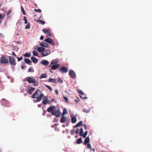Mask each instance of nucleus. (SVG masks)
Here are the masks:
<instances>
[{
  "mask_svg": "<svg viewBox=\"0 0 152 152\" xmlns=\"http://www.w3.org/2000/svg\"><path fill=\"white\" fill-rule=\"evenodd\" d=\"M12 54L15 56H16V54H15V53L14 52H13L12 53Z\"/></svg>",
  "mask_w": 152,
  "mask_h": 152,
  "instance_id": "nucleus-59",
  "label": "nucleus"
},
{
  "mask_svg": "<svg viewBox=\"0 0 152 152\" xmlns=\"http://www.w3.org/2000/svg\"><path fill=\"white\" fill-rule=\"evenodd\" d=\"M31 56V53H26L24 55V56L26 57H30Z\"/></svg>",
  "mask_w": 152,
  "mask_h": 152,
  "instance_id": "nucleus-39",
  "label": "nucleus"
},
{
  "mask_svg": "<svg viewBox=\"0 0 152 152\" xmlns=\"http://www.w3.org/2000/svg\"><path fill=\"white\" fill-rule=\"evenodd\" d=\"M82 98L83 99H87V97L86 96H84V97H82Z\"/></svg>",
  "mask_w": 152,
  "mask_h": 152,
  "instance_id": "nucleus-58",
  "label": "nucleus"
},
{
  "mask_svg": "<svg viewBox=\"0 0 152 152\" xmlns=\"http://www.w3.org/2000/svg\"><path fill=\"white\" fill-rule=\"evenodd\" d=\"M34 11L36 12H39L40 13L41 12V10L40 9H35L34 10Z\"/></svg>",
  "mask_w": 152,
  "mask_h": 152,
  "instance_id": "nucleus-42",
  "label": "nucleus"
},
{
  "mask_svg": "<svg viewBox=\"0 0 152 152\" xmlns=\"http://www.w3.org/2000/svg\"><path fill=\"white\" fill-rule=\"evenodd\" d=\"M39 47L37 45H36L34 47V49L38 50Z\"/></svg>",
  "mask_w": 152,
  "mask_h": 152,
  "instance_id": "nucleus-50",
  "label": "nucleus"
},
{
  "mask_svg": "<svg viewBox=\"0 0 152 152\" xmlns=\"http://www.w3.org/2000/svg\"><path fill=\"white\" fill-rule=\"evenodd\" d=\"M34 21L42 25H44L45 23V22L44 21H42L41 20L34 19Z\"/></svg>",
  "mask_w": 152,
  "mask_h": 152,
  "instance_id": "nucleus-20",
  "label": "nucleus"
},
{
  "mask_svg": "<svg viewBox=\"0 0 152 152\" xmlns=\"http://www.w3.org/2000/svg\"><path fill=\"white\" fill-rule=\"evenodd\" d=\"M0 62L1 64H7L9 63V61L7 57L4 56L1 57Z\"/></svg>",
  "mask_w": 152,
  "mask_h": 152,
  "instance_id": "nucleus-2",
  "label": "nucleus"
},
{
  "mask_svg": "<svg viewBox=\"0 0 152 152\" xmlns=\"http://www.w3.org/2000/svg\"><path fill=\"white\" fill-rule=\"evenodd\" d=\"M63 98L67 102H68V99L65 96H64Z\"/></svg>",
  "mask_w": 152,
  "mask_h": 152,
  "instance_id": "nucleus-49",
  "label": "nucleus"
},
{
  "mask_svg": "<svg viewBox=\"0 0 152 152\" xmlns=\"http://www.w3.org/2000/svg\"><path fill=\"white\" fill-rule=\"evenodd\" d=\"M1 102L2 104L4 105L6 104L7 103V101L5 99H2Z\"/></svg>",
  "mask_w": 152,
  "mask_h": 152,
  "instance_id": "nucleus-29",
  "label": "nucleus"
},
{
  "mask_svg": "<svg viewBox=\"0 0 152 152\" xmlns=\"http://www.w3.org/2000/svg\"><path fill=\"white\" fill-rule=\"evenodd\" d=\"M30 28V24L28 22L27 24L25 26V28L26 29H29Z\"/></svg>",
  "mask_w": 152,
  "mask_h": 152,
  "instance_id": "nucleus-40",
  "label": "nucleus"
},
{
  "mask_svg": "<svg viewBox=\"0 0 152 152\" xmlns=\"http://www.w3.org/2000/svg\"><path fill=\"white\" fill-rule=\"evenodd\" d=\"M80 97L82 98V97H84L83 96H82L80 95Z\"/></svg>",
  "mask_w": 152,
  "mask_h": 152,
  "instance_id": "nucleus-61",
  "label": "nucleus"
},
{
  "mask_svg": "<svg viewBox=\"0 0 152 152\" xmlns=\"http://www.w3.org/2000/svg\"><path fill=\"white\" fill-rule=\"evenodd\" d=\"M57 80H58V81L61 83H62L63 82V81L61 79L60 77H58L57 78Z\"/></svg>",
  "mask_w": 152,
  "mask_h": 152,
  "instance_id": "nucleus-46",
  "label": "nucleus"
},
{
  "mask_svg": "<svg viewBox=\"0 0 152 152\" xmlns=\"http://www.w3.org/2000/svg\"><path fill=\"white\" fill-rule=\"evenodd\" d=\"M35 89V88L30 87L28 89L26 90V92L28 94L31 95L33 93V91Z\"/></svg>",
  "mask_w": 152,
  "mask_h": 152,
  "instance_id": "nucleus-11",
  "label": "nucleus"
},
{
  "mask_svg": "<svg viewBox=\"0 0 152 152\" xmlns=\"http://www.w3.org/2000/svg\"><path fill=\"white\" fill-rule=\"evenodd\" d=\"M40 45L45 47H48V45L45 42H43L42 43H41L40 44Z\"/></svg>",
  "mask_w": 152,
  "mask_h": 152,
  "instance_id": "nucleus-24",
  "label": "nucleus"
},
{
  "mask_svg": "<svg viewBox=\"0 0 152 152\" xmlns=\"http://www.w3.org/2000/svg\"><path fill=\"white\" fill-rule=\"evenodd\" d=\"M55 93L56 94L58 95V91L57 90H56L55 91Z\"/></svg>",
  "mask_w": 152,
  "mask_h": 152,
  "instance_id": "nucleus-52",
  "label": "nucleus"
},
{
  "mask_svg": "<svg viewBox=\"0 0 152 152\" xmlns=\"http://www.w3.org/2000/svg\"><path fill=\"white\" fill-rule=\"evenodd\" d=\"M5 14H0V19H3L5 18Z\"/></svg>",
  "mask_w": 152,
  "mask_h": 152,
  "instance_id": "nucleus-36",
  "label": "nucleus"
},
{
  "mask_svg": "<svg viewBox=\"0 0 152 152\" xmlns=\"http://www.w3.org/2000/svg\"><path fill=\"white\" fill-rule=\"evenodd\" d=\"M17 35H18V33H17Z\"/></svg>",
  "mask_w": 152,
  "mask_h": 152,
  "instance_id": "nucleus-63",
  "label": "nucleus"
},
{
  "mask_svg": "<svg viewBox=\"0 0 152 152\" xmlns=\"http://www.w3.org/2000/svg\"><path fill=\"white\" fill-rule=\"evenodd\" d=\"M75 132L74 130H71V134L72 135H73L74 134Z\"/></svg>",
  "mask_w": 152,
  "mask_h": 152,
  "instance_id": "nucleus-51",
  "label": "nucleus"
},
{
  "mask_svg": "<svg viewBox=\"0 0 152 152\" xmlns=\"http://www.w3.org/2000/svg\"><path fill=\"white\" fill-rule=\"evenodd\" d=\"M44 41L53 45H55V42L50 38H47L44 40Z\"/></svg>",
  "mask_w": 152,
  "mask_h": 152,
  "instance_id": "nucleus-5",
  "label": "nucleus"
},
{
  "mask_svg": "<svg viewBox=\"0 0 152 152\" xmlns=\"http://www.w3.org/2000/svg\"><path fill=\"white\" fill-rule=\"evenodd\" d=\"M75 137L76 138H77V135L75 136Z\"/></svg>",
  "mask_w": 152,
  "mask_h": 152,
  "instance_id": "nucleus-62",
  "label": "nucleus"
},
{
  "mask_svg": "<svg viewBox=\"0 0 152 152\" xmlns=\"http://www.w3.org/2000/svg\"><path fill=\"white\" fill-rule=\"evenodd\" d=\"M25 64L23 62H22L21 63V67L22 69H23L24 67Z\"/></svg>",
  "mask_w": 152,
  "mask_h": 152,
  "instance_id": "nucleus-47",
  "label": "nucleus"
},
{
  "mask_svg": "<svg viewBox=\"0 0 152 152\" xmlns=\"http://www.w3.org/2000/svg\"><path fill=\"white\" fill-rule=\"evenodd\" d=\"M41 62L42 64L44 65H47L49 64V63L47 61L45 60H42Z\"/></svg>",
  "mask_w": 152,
  "mask_h": 152,
  "instance_id": "nucleus-15",
  "label": "nucleus"
},
{
  "mask_svg": "<svg viewBox=\"0 0 152 152\" xmlns=\"http://www.w3.org/2000/svg\"><path fill=\"white\" fill-rule=\"evenodd\" d=\"M83 129L82 128H81V129H80V136H83Z\"/></svg>",
  "mask_w": 152,
  "mask_h": 152,
  "instance_id": "nucleus-34",
  "label": "nucleus"
},
{
  "mask_svg": "<svg viewBox=\"0 0 152 152\" xmlns=\"http://www.w3.org/2000/svg\"><path fill=\"white\" fill-rule=\"evenodd\" d=\"M23 58L22 56H21L20 58H17L18 61H20L23 59Z\"/></svg>",
  "mask_w": 152,
  "mask_h": 152,
  "instance_id": "nucleus-48",
  "label": "nucleus"
},
{
  "mask_svg": "<svg viewBox=\"0 0 152 152\" xmlns=\"http://www.w3.org/2000/svg\"><path fill=\"white\" fill-rule=\"evenodd\" d=\"M16 43L18 44H21V42L20 41H16Z\"/></svg>",
  "mask_w": 152,
  "mask_h": 152,
  "instance_id": "nucleus-54",
  "label": "nucleus"
},
{
  "mask_svg": "<svg viewBox=\"0 0 152 152\" xmlns=\"http://www.w3.org/2000/svg\"><path fill=\"white\" fill-rule=\"evenodd\" d=\"M9 61L10 64L12 65L15 66L16 64L15 58L14 57L9 56Z\"/></svg>",
  "mask_w": 152,
  "mask_h": 152,
  "instance_id": "nucleus-4",
  "label": "nucleus"
},
{
  "mask_svg": "<svg viewBox=\"0 0 152 152\" xmlns=\"http://www.w3.org/2000/svg\"><path fill=\"white\" fill-rule=\"evenodd\" d=\"M28 72H33L34 71V70L32 67H30L28 69Z\"/></svg>",
  "mask_w": 152,
  "mask_h": 152,
  "instance_id": "nucleus-35",
  "label": "nucleus"
},
{
  "mask_svg": "<svg viewBox=\"0 0 152 152\" xmlns=\"http://www.w3.org/2000/svg\"><path fill=\"white\" fill-rule=\"evenodd\" d=\"M55 109H56V107L53 105H51L47 109V111L48 112H53Z\"/></svg>",
  "mask_w": 152,
  "mask_h": 152,
  "instance_id": "nucleus-8",
  "label": "nucleus"
},
{
  "mask_svg": "<svg viewBox=\"0 0 152 152\" xmlns=\"http://www.w3.org/2000/svg\"><path fill=\"white\" fill-rule=\"evenodd\" d=\"M69 74L70 76L72 78H75L76 77L75 72L72 70H70L69 72Z\"/></svg>",
  "mask_w": 152,
  "mask_h": 152,
  "instance_id": "nucleus-9",
  "label": "nucleus"
},
{
  "mask_svg": "<svg viewBox=\"0 0 152 152\" xmlns=\"http://www.w3.org/2000/svg\"><path fill=\"white\" fill-rule=\"evenodd\" d=\"M21 10L23 12V14L24 15H26V13L25 12V11L23 7L22 6H21Z\"/></svg>",
  "mask_w": 152,
  "mask_h": 152,
  "instance_id": "nucleus-38",
  "label": "nucleus"
},
{
  "mask_svg": "<svg viewBox=\"0 0 152 152\" xmlns=\"http://www.w3.org/2000/svg\"><path fill=\"white\" fill-rule=\"evenodd\" d=\"M82 138H80L77 140V144H80L82 143Z\"/></svg>",
  "mask_w": 152,
  "mask_h": 152,
  "instance_id": "nucleus-31",
  "label": "nucleus"
},
{
  "mask_svg": "<svg viewBox=\"0 0 152 152\" xmlns=\"http://www.w3.org/2000/svg\"><path fill=\"white\" fill-rule=\"evenodd\" d=\"M91 110L90 109H83V111L85 113H88Z\"/></svg>",
  "mask_w": 152,
  "mask_h": 152,
  "instance_id": "nucleus-32",
  "label": "nucleus"
},
{
  "mask_svg": "<svg viewBox=\"0 0 152 152\" xmlns=\"http://www.w3.org/2000/svg\"><path fill=\"white\" fill-rule=\"evenodd\" d=\"M78 92L82 95H84V93L81 90H79L78 91Z\"/></svg>",
  "mask_w": 152,
  "mask_h": 152,
  "instance_id": "nucleus-45",
  "label": "nucleus"
},
{
  "mask_svg": "<svg viewBox=\"0 0 152 152\" xmlns=\"http://www.w3.org/2000/svg\"><path fill=\"white\" fill-rule=\"evenodd\" d=\"M47 76V74L46 73H44L42 74L39 77L40 79H42L43 78H45Z\"/></svg>",
  "mask_w": 152,
  "mask_h": 152,
  "instance_id": "nucleus-26",
  "label": "nucleus"
},
{
  "mask_svg": "<svg viewBox=\"0 0 152 152\" xmlns=\"http://www.w3.org/2000/svg\"><path fill=\"white\" fill-rule=\"evenodd\" d=\"M87 133H88V132L87 131H86L83 134V138H86V135H87Z\"/></svg>",
  "mask_w": 152,
  "mask_h": 152,
  "instance_id": "nucleus-43",
  "label": "nucleus"
},
{
  "mask_svg": "<svg viewBox=\"0 0 152 152\" xmlns=\"http://www.w3.org/2000/svg\"><path fill=\"white\" fill-rule=\"evenodd\" d=\"M83 126L84 127V128L85 129H86L87 127V126L86 125L84 124V125H83Z\"/></svg>",
  "mask_w": 152,
  "mask_h": 152,
  "instance_id": "nucleus-57",
  "label": "nucleus"
},
{
  "mask_svg": "<svg viewBox=\"0 0 152 152\" xmlns=\"http://www.w3.org/2000/svg\"><path fill=\"white\" fill-rule=\"evenodd\" d=\"M25 62L28 64H30V63L31 62V61L28 58H26L24 59Z\"/></svg>",
  "mask_w": 152,
  "mask_h": 152,
  "instance_id": "nucleus-21",
  "label": "nucleus"
},
{
  "mask_svg": "<svg viewBox=\"0 0 152 152\" xmlns=\"http://www.w3.org/2000/svg\"><path fill=\"white\" fill-rule=\"evenodd\" d=\"M60 66L59 64H57L56 65H53L51 66V69L52 70H56L58 69Z\"/></svg>",
  "mask_w": 152,
  "mask_h": 152,
  "instance_id": "nucleus-14",
  "label": "nucleus"
},
{
  "mask_svg": "<svg viewBox=\"0 0 152 152\" xmlns=\"http://www.w3.org/2000/svg\"><path fill=\"white\" fill-rule=\"evenodd\" d=\"M83 121H80L78 123L76 124V125L75 126V127H76L77 126H80L82 125L83 124Z\"/></svg>",
  "mask_w": 152,
  "mask_h": 152,
  "instance_id": "nucleus-27",
  "label": "nucleus"
},
{
  "mask_svg": "<svg viewBox=\"0 0 152 152\" xmlns=\"http://www.w3.org/2000/svg\"><path fill=\"white\" fill-rule=\"evenodd\" d=\"M33 62L34 63H37L38 62V59L34 57H32L31 58Z\"/></svg>",
  "mask_w": 152,
  "mask_h": 152,
  "instance_id": "nucleus-19",
  "label": "nucleus"
},
{
  "mask_svg": "<svg viewBox=\"0 0 152 152\" xmlns=\"http://www.w3.org/2000/svg\"><path fill=\"white\" fill-rule=\"evenodd\" d=\"M58 62V59H54L51 62L50 66L52 64H57Z\"/></svg>",
  "mask_w": 152,
  "mask_h": 152,
  "instance_id": "nucleus-18",
  "label": "nucleus"
},
{
  "mask_svg": "<svg viewBox=\"0 0 152 152\" xmlns=\"http://www.w3.org/2000/svg\"><path fill=\"white\" fill-rule=\"evenodd\" d=\"M90 141V139L89 137H87L85 139L83 144L84 145H86Z\"/></svg>",
  "mask_w": 152,
  "mask_h": 152,
  "instance_id": "nucleus-16",
  "label": "nucleus"
},
{
  "mask_svg": "<svg viewBox=\"0 0 152 152\" xmlns=\"http://www.w3.org/2000/svg\"><path fill=\"white\" fill-rule=\"evenodd\" d=\"M44 96L43 94L42 93L40 94L39 96L37 97L36 102H38L41 101L42 98Z\"/></svg>",
  "mask_w": 152,
  "mask_h": 152,
  "instance_id": "nucleus-12",
  "label": "nucleus"
},
{
  "mask_svg": "<svg viewBox=\"0 0 152 152\" xmlns=\"http://www.w3.org/2000/svg\"><path fill=\"white\" fill-rule=\"evenodd\" d=\"M50 53V50L49 49H48L46 50H45L43 53L41 54L43 57L49 55Z\"/></svg>",
  "mask_w": 152,
  "mask_h": 152,
  "instance_id": "nucleus-10",
  "label": "nucleus"
},
{
  "mask_svg": "<svg viewBox=\"0 0 152 152\" xmlns=\"http://www.w3.org/2000/svg\"><path fill=\"white\" fill-rule=\"evenodd\" d=\"M48 81L49 82H51V83H55L56 82V79H52L51 78H49L48 79Z\"/></svg>",
  "mask_w": 152,
  "mask_h": 152,
  "instance_id": "nucleus-25",
  "label": "nucleus"
},
{
  "mask_svg": "<svg viewBox=\"0 0 152 152\" xmlns=\"http://www.w3.org/2000/svg\"><path fill=\"white\" fill-rule=\"evenodd\" d=\"M51 114L53 115H54L56 117H58L60 116L61 113L59 109H58L57 110L55 109L53 112L51 113Z\"/></svg>",
  "mask_w": 152,
  "mask_h": 152,
  "instance_id": "nucleus-3",
  "label": "nucleus"
},
{
  "mask_svg": "<svg viewBox=\"0 0 152 152\" xmlns=\"http://www.w3.org/2000/svg\"><path fill=\"white\" fill-rule=\"evenodd\" d=\"M59 71L62 73H66L68 71V68L63 66L60 69Z\"/></svg>",
  "mask_w": 152,
  "mask_h": 152,
  "instance_id": "nucleus-7",
  "label": "nucleus"
},
{
  "mask_svg": "<svg viewBox=\"0 0 152 152\" xmlns=\"http://www.w3.org/2000/svg\"><path fill=\"white\" fill-rule=\"evenodd\" d=\"M87 148L88 149L89 148L91 150L93 151H95V148H94L92 149L91 147V145L89 143L87 145Z\"/></svg>",
  "mask_w": 152,
  "mask_h": 152,
  "instance_id": "nucleus-28",
  "label": "nucleus"
},
{
  "mask_svg": "<svg viewBox=\"0 0 152 152\" xmlns=\"http://www.w3.org/2000/svg\"><path fill=\"white\" fill-rule=\"evenodd\" d=\"M42 31L45 33L46 34H47L49 36H51V34L50 32V30H49L48 29H42Z\"/></svg>",
  "mask_w": 152,
  "mask_h": 152,
  "instance_id": "nucleus-13",
  "label": "nucleus"
},
{
  "mask_svg": "<svg viewBox=\"0 0 152 152\" xmlns=\"http://www.w3.org/2000/svg\"><path fill=\"white\" fill-rule=\"evenodd\" d=\"M79 132V130L78 129H77L75 131V133L76 134H77Z\"/></svg>",
  "mask_w": 152,
  "mask_h": 152,
  "instance_id": "nucleus-55",
  "label": "nucleus"
},
{
  "mask_svg": "<svg viewBox=\"0 0 152 152\" xmlns=\"http://www.w3.org/2000/svg\"><path fill=\"white\" fill-rule=\"evenodd\" d=\"M67 114V110L66 108H64L63 111L62 115H64L65 114Z\"/></svg>",
  "mask_w": 152,
  "mask_h": 152,
  "instance_id": "nucleus-37",
  "label": "nucleus"
},
{
  "mask_svg": "<svg viewBox=\"0 0 152 152\" xmlns=\"http://www.w3.org/2000/svg\"><path fill=\"white\" fill-rule=\"evenodd\" d=\"M49 101L48 99H44L42 102V103L44 104H45L47 103H49Z\"/></svg>",
  "mask_w": 152,
  "mask_h": 152,
  "instance_id": "nucleus-30",
  "label": "nucleus"
},
{
  "mask_svg": "<svg viewBox=\"0 0 152 152\" xmlns=\"http://www.w3.org/2000/svg\"><path fill=\"white\" fill-rule=\"evenodd\" d=\"M50 72H51V73H52V71H50Z\"/></svg>",
  "mask_w": 152,
  "mask_h": 152,
  "instance_id": "nucleus-64",
  "label": "nucleus"
},
{
  "mask_svg": "<svg viewBox=\"0 0 152 152\" xmlns=\"http://www.w3.org/2000/svg\"><path fill=\"white\" fill-rule=\"evenodd\" d=\"M71 121L72 123H75L76 122L77 118L75 116H74L72 117Z\"/></svg>",
  "mask_w": 152,
  "mask_h": 152,
  "instance_id": "nucleus-22",
  "label": "nucleus"
},
{
  "mask_svg": "<svg viewBox=\"0 0 152 152\" xmlns=\"http://www.w3.org/2000/svg\"><path fill=\"white\" fill-rule=\"evenodd\" d=\"M66 117L64 116L63 115V116L61 118L60 120V122L61 123H63L64 122V121L66 120Z\"/></svg>",
  "mask_w": 152,
  "mask_h": 152,
  "instance_id": "nucleus-23",
  "label": "nucleus"
},
{
  "mask_svg": "<svg viewBox=\"0 0 152 152\" xmlns=\"http://www.w3.org/2000/svg\"><path fill=\"white\" fill-rule=\"evenodd\" d=\"M45 48L42 47H39L38 48V51L39 52L42 53H43L45 51Z\"/></svg>",
  "mask_w": 152,
  "mask_h": 152,
  "instance_id": "nucleus-17",
  "label": "nucleus"
},
{
  "mask_svg": "<svg viewBox=\"0 0 152 152\" xmlns=\"http://www.w3.org/2000/svg\"><path fill=\"white\" fill-rule=\"evenodd\" d=\"M11 12V10H10L9 11L7 12V15H9L10 14Z\"/></svg>",
  "mask_w": 152,
  "mask_h": 152,
  "instance_id": "nucleus-53",
  "label": "nucleus"
},
{
  "mask_svg": "<svg viewBox=\"0 0 152 152\" xmlns=\"http://www.w3.org/2000/svg\"><path fill=\"white\" fill-rule=\"evenodd\" d=\"M44 38V36L42 35H41L40 37V39L41 40H43Z\"/></svg>",
  "mask_w": 152,
  "mask_h": 152,
  "instance_id": "nucleus-56",
  "label": "nucleus"
},
{
  "mask_svg": "<svg viewBox=\"0 0 152 152\" xmlns=\"http://www.w3.org/2000/svg\"><path fill=\"white\" fill-rule=\"evenodd\" d=\"M25 79L29 83H33V85L34 86H36L38 85V82L34 78L28 77H26Z\"/></svg>",
  "mask_w": 152,
  "mask_h": 152,
  "instance_id": "nucleus-1",
  "label": "nucleus"
},
{
  "mask_svg": "<svg viewBox=\"0 0 152 152\" xmlns=\"http://www.w3.org/2000/svg\"><path fill=\"white\" fill-rule=\"evenodd\" d=\"M45 85L47 88L49 89L51 91H52V89L49 86L46 85Z\"/></svg>",
  "mask_w": 152,
  "mask_h": 152,
  "instance_id": "nucleus-41",
  "label": "nucleus"
},
{
  "mask_svg": "<svg viewBox=\"0 0 152 152\" xmlns=\"http://www.w3.org/2000/svg\"><path fill=\"white\" fill-rule=\"evenodd\" d=\"M32 53L34 56H37L38 55V52L36 50H34L32 52Z\"/></svg>",
  "mask_w": 152,
  "mask_h": 152,
  "instance_id": "nucleus-33",
  "label": "nucleus"
},
{
  "mask_svg": "<svg viewBox=\"0 0 152 152\" xmlns=\"http://www.w3.org/2000/svg\"><path fill=\"white\" fill-rule=\"evenodd\" d=\"M2 23V21L0 20V25Z\"/></svg>",
  "mask_w": 152,
  "mask_h": 152,
  "instance_id": "nucleus-60",
  "label": "nucleus"
},
{
  "mask_svg": "<svg viewBox=\"0 0 152 152\" xmlns=\"http://www.w3.org/2000/svg\"><path fill=\"white\" fill-rule=\"evenodd\" d=\"M41 92L40 89L36 90V92L31 97L33 99L36 98L39 95V93Z\"/></svg>",
  "mask_w": 152,
  "mask_h": 152,
  "instance_id": "nucleus-6",
  "label": "nucleus"
},
{
  "mask_svg": "<svg viewBox=\"0 0 152 152\" xmlns=\"http://www.w3.org/2000/svg\"><path fill=\"white\" fill-rule=\"evenodd\" d=\"M23 20L25 21L24 23L25 24H26L27 23V21L26 19V16L23 17Z\"/></svg>",
  "mask_w": 152,
  "mask_h": 152,
  "instance_id": "nucleus-44",
  "label": "nucleus"
}]
</instances>
